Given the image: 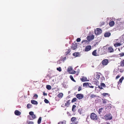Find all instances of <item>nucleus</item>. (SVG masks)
<instances>
[{
    "label": "nucleus",
    "instance_id": "nucleus-24",
    "mask_svg": "<svg viewBox=\"0 0 124 124\" xmlns=\"http://www.w3.org/2000/svg\"><path fill=\"white\" fill-rule=\"evenodd\" d=\"M79 53L75 52L73 54V55L76 57H77L79 55Z\"/></svg>",
    "mask_w": 124,
    "mask_h": 124
},
{
    "label": "nucleus",
    "instance_id": "nucleus-55",
    "mask_svg": "<svg viewBox=\"0 0 124 124\" xmlns=\"http://www.w3.org/2000/svg\"><path fill=\"white\" fill-rule=\"evenodd\" d=\"M66 59V57H64L62 59V60L63 61H64Z\"/></svg>",
    "mask_w": 124,
    "mask_h": 124
},
{
    "label": "nucleus",
    "instance_id": "nucleus-40",
    "mask_svg": "<svg viewBox=\"0 0 124 124\" xmlns=\"http://www.w3.org/2000/svg\"><path fill=\"white\" fill-rule=\"evenodd\" d=\"M101 85L103 87H105L106 86L103 83H101Z\"/></svg>",
    "mask_w": 124,
    "mask_h": 124
},
{
    "label": "nucleus",
    "instance_id": "nucleus-52",
    "mask_svg": "<svg viewBox=\"0 0 124 124\" xmlns=\"http://www.w3.org/2000/svg\"><path fill=\"white\" fill-rule=\"evenodd\" d=\"M78 123V121H76L75 122H73L70 124H77Z\"/></svg>",
    "mask_w": 124,
    "mask_h": 124
},
{
    "label": "nucleus",
    "instance_id": "nucleus-30",
    "mask_svg": "<svg viewBox=\"0 0 124 124\" xmlns=\"http://www.w3.org/2000/svg\"><path fill=\"white\" fill-rule=\"evenodd\" d=\"M67 51L65 52V54L66 55L68 54L71 52V50L70 49H68L66 50Z\"/></svg>",
    "mask_w": 124,
    "mask_h": 124
},
{
    "label": "nucleus",
    "instance_id": "nucleus-50",
    "mask_svg": "<svg viewBox=\"0 0 124 124\" xmlns=\"http://www.w3.org/2000/svg\"><path fill=\"white\" fill-rule=\"evenodd\" d=\"M124 71V70L123 69H120L119 71L120 72L122 73Z\"/></svg>",
    "mask_w": 124,
    "mask_h": 124
},
{
    "label": "nucleus",
    "instance_id": "nucleus-32",
    "mask_svg": "<svg viewBox=\"0 0 124 124\" xmlns=\"http://www.w3.org/2000/svg\"><path fill=\"white\" fill-rule=\"evenodd\" d=\"M92 55L94 56H96L97 55L96 54V50H94L92 53Z\"/></svg>",
    "mask_w": 124,
    "mask_h": 124
},
{
    "label": "nucleus",
    "instance_id": "nucleus-18",
    "mask_svg": "<svg viewBox=\"0 0 124 124\" xmlns=\"http://www.w3.org/2000/svg\"><path fill=\"white\" fill-rule=\"evenodd\" d=\"M111 35V33L109 32H107L105 33L104 34L105 37H108Z\"/></svg>",
    "mask_w": 124,
    "mask_h": 124
},
{
    "label": "nucleus",
    "instance_id": "nucleus-54",
    "mask_svg": "<svg viewBox=\"0 0 124 124\" xmlns=\"http://www.w3.org/2000/svg\"><path fill=\"white\" fill-rule=\"evenodd\" d=\"M43 95L44 96H46L47 95V94L46 93H45L44 92H43Z\"/></svg>",
    "mask_w": 124,
    "mask_h": 124
},
{
    "label": "nucleus",
    "instance_id": "nucleus-38",
    "mask_svg": "<svg viewBox=\"0 0 124 124\" xmlns=\"http://www.w3.org/2000/svg\"><path fill=\"white\" fill-rule=\"evenodd\" d=\"M89 85H88V86L90 88H93L94 87V86H93L92 85V84L90 83H89Z\"/></svg>",
    "mask_w": 124,
    "mask_h": 124
},
{
    "label": "nucleus",
    "instance_id": "nucleus-46",
    "mask_svg": "<svg viewBox=\"0 0 124 124\" xmlns=\"http://www.w3.org/2000/svg\"><path fill=\"white\" fill-rule=\"evenodd\" d=\"M27 123L28 124H34V123L32 121H28L27 122Z\"/></svg>",
    "mask_w": 124,
    "mask_h": 124
},
{
    "label": "nucleus",
    "instance_id": "nucleus-29",
    "mask_svg": "<svg viewBox=\"0 0 124 124\" xmlns=\"http://www.w3.org/2000/svg\"><path fill=\"white\" fill-rule=\"evenodd\" d=\"M120 64L121 66L124 67V60L121 61Z\"/></svg>",
    "mask_w": 124,
    "mask_h": 124
},
{
    "label": "nucleus",
    "instance_id": "nucleus-51",
    "mask_svg": "<svg viewBox=\"0 0 124 124\" xmlns=\"http://www.w3.org/2000/svg\"><path fill=\"white\" fill-rule=\"evenodd\" d=\"M82 88L81 86H79L78 88V91H79L81 90Z\"/></svg>",
    "mask_w": 124,
    "mask_h": 124
},
{
    "label": "nucleus",
    "instance_id": "nucleus-17",
    "mask_svg": "<svg viewBox=\"0 0 124 124\" xmlns=\"http://www.w3.org/2000/svg\"><path fill=\"white\" fill-rule=\"evenodd\" d=\"M14 113L15 115L17 116H19L21 114V112L17 110H16Z\"/></svg>",
    "mask_w": 124,
    "mask_h": 124
},
{
    "label": "nucleus",
    "instance_id": "nucleus-53",
    "mask_svg": "<svg viewBox=\"0 0 124 124\" xmlns=\"http://www.w3.org/2000/svg\"><path fill=\"white\" fill-rule=\"evenodd\" d=\"M98 88L100 89H103L101 85L100 86L99 85L98 86Z\"/></svg>",
    "mask_w": 124,
    "mask_h": 124
},
{
    "label": "nucleus",
    "instance_id": "nucleus-16",
    "mask_svg": "<svg viewBox=\"0 0 124 124\" xmlns=\"http://www.w3.org/2000/svg\"><path fill=\"white\" fill-rule=\"evenodd\" d=\"M102 102L104 104H106L107 103L109 102V101L105 99H102Z\"/></svg>",
    "mask_w": 124,
    "mask_h": 124
},
{
    "label": "nucleus",
    "instance_id": "nucleus-25",
    "mask_svg": "<svg viewBox=\"0 0 124 124\" xmlns=\"http://www.w3.org/2000/svg\"><path fill=\"white\" fill-rule=\"evenodd\" d=\"M63 94L62 93H60L58 94L57 96L59 98H61L63 96Z\"/></svg>",
    "mask_w": 124,
    "mask_h": 124
},
{
    "label": "nucleus",
    "instance_id": "nucleus-1",
    "mask_svg": "<svg viewBox=\"0 0 124 124\" xmlns=\"http://www.w3.org/2000/svg\"><path fill=\"white\" fill-rule=\"evenodd\" d=\"M107 47L105 46L102 48H99L98 50V53L101 55L105 54L107 51Z\"/></svg>",
    "mask_w": 124,
    "mask_h": 124
},
{
    "label": "nucleus",
    "instance_id": "nucleus-62",
    "mask_svg": "<svg viewBox=\"0 0 124 124\" xmlns=\"http://www.w3.org/2000/svg\"><path fill=\"white\" fill-rule=\"evenodd\" d=\"M124 47V46H123V47Z\"/></svg>",
    "mask_w": 124,
    "mask_h": 124
},
{
    "label": "nucleus",
    "instance_id": "nucleus-35",
    "mask_svg": "<svg viewBox=\"0 0 124 124\" xmlns=\"http://www.w3.org/2000/svg\"><path fill=\"white\" fill-rule=\"evenodd\" d=\"M32 105L31 104H27V108H31V106H32Z\"/></svg>",
    "mask_w": 124,
    "mask_h": 124
},
{
    "label": "nucleus",
    "instance_id": "nucleus-27",
    "mask_svg": "<svg viewBox=\"0 0 124 124\" xmlns=\"http://www.w3.org/2000/svg\"><path fill=\"white\" fill-rule=\"evenodd\" d=\"M86 78L84 77H82V78H80V80L82 82H85L86 81Z\"/></svg>",
    "mask_w": 124,
    "mask_h": 124
},
{
    "label": "nucleus",
    "instance_id": "nucleus-43",
    "mask_svg": "<svg viewBox=\"0 0 124 124\" xmlns=\"http://www.w3.org/2000/svg\"><path fill=\"white\" fill-rule=\"evenodd\" d=\"M105 24V22H101L100 23V26H102Z\"/></svg>",
    "mask_w": 124,
    "mask_h": 124
},
{
    "label": "nucleus",
    "instance_id": "nucleus-3",
    "mask_svg": "<svg viewBox=\"0 0 124 124\" xmlns=\"http://www.w3.org/2000/svg\"><path fill=\"white\" fill-rule=\"evenodd\" d=\"M29 114L30 116H28V117L30 120H32L36 118L35 115L34 114V113L32 111H31L29 112Z\"/></svg>",
    "mask_w": 124,
    "mask_h": 124
},
{
    "label": "nucleus",
    "instance_id": "nucleus-33",
    "mask_svg": "<svg viewBox=\"0 0 124 124\" xmlns=\"http://www.w3.org/2000/svg\"><path fill=\"white\" fill-rule=\"evenodd\" d=\"M41 117H40L39 118L38 121V124H40L41 123Z\"/></svg>",
    "mask_w": 124,
    "mask_h": 124
},
{
    "label": "nucleus",
    "instance_id": "nucleus-44",
    "mask_svg": "<svg viewBox=\"0 0 124 124\" xmlns=\"http://www.w3.org/2000/svg\"><path fill=\"white\" fill-rule=\"evenodd\" d=\"M45 102L46 103H49V101L46 99H45L44 100Z\"/></svg>",
    "mask_w": 124,
    "mask_h": 124
},
{
    "label": "nucleus",
    "instance_id": "nucleus-61",
    "mask_svg": "<svg viewBox=\"0 0 124 124\" xmlns=\"http://www.w3.org/2000/svg\"><path fill=\"white\" fill-rule=\"evenodd\" d=\"M122 48H123V47H121V50H122Z\"/></svg>",
    "mask_w": 124,
    "mask_h": 124
},
{
    "label": "nucleus",
    "instance_id": "nucleus-14",
    "mask_svg": "<svg viewBox=\"0 0 124 124\" xmlns=\"http://www.w3.org/2000/svg\"><path fill=\"white\" fill-rule=\"evenodd\" d=\"M77 44H72L71 46V48L73 50H74L77 48Z\"/></svg>",
    "mask_w": 124,
    "mask_h": 124
},
{
    "label": "nucleus",
    "instance_id": "nucleus-36",
    "mask_svg": "<svg viewBox=\"0 0 124 124\" xmlns=\"http://www.w3.org/2000/svg\"><path fill=\"white\" fill-rule=\"evenodd\" d=\"M70 77L71 80L73 81L76 82V81L74 79L72 75H70Z\"/></svg>",
    "mask_w": 124,
    "mask_h": 124
},
{
    "label": "nucleus",
    "instance_id": "nucleus-37",
    "mask_svg": "<svg viewBox=\"0 0 124 124\" xmlns=\"http://www.w3.org/2000/svg\"><path fill=\"white\" fill-rule=\"evenodd\" d=\"M76 119V117H72L71 119V121L72 122H73Z\"/></svg>",
    "mask_w": 124,
    "mask_h": 124
},
{
    "label": "nucleus",
    "instance_id": "nucleus-58",
    "mask_svg": "<svg viewBox=\"0 0 124 124\" xmlns=\"http://www.w3.org/2000/svg\"><path fill=\"white\" fill-rule=\"evenodd\" d=\"M106 124H110V123L109 122H107L106 123Z\"/></svg>",
    "mask_w": 124,
    "mask_h": 124
},
{
    "label": "nucleus",
    "instance_id": "nucleus-34",
    "mask_svg": "<svg viewBox=\"0 0 124 124\" xmlns=\"http://www.w3.org/2000/svg\"><path fill=\"white\" fill-rule=\"evenodd\" d=\"M46 88L48 90H51L52 88L51 86L49 85H46Z\"/></svg>",
    "mask_w": 124,
    "mask_h": 124
},
{
    "label": "nucleus",
    "instance_id": "nucleus-49",
    "mask_svg": "<svg viewBox=\"0 0 124 124\" xmlns=\"http://www.w3.org/2000/svg\"><path fill=\"white\" fill-rule=\"evenodd\" d=\"M76 40L77 42H79L81 41V39L80 38H78Z\"/></svg>",
    "mask_w": 124,
    "mask_h": 124
},
{
    "label": "nucleus",
    "instance_id": "nucleus-26",
    "mask_svg": "<svg viewBox=\"0 0 124 124\" xmlns=\"http://www.w3.org/2000/svg\"><path fill=\"white\" fill-rule=\"evenodd\" d=\"M96 97L97 96L96 95H95L93 94H92L90 95V97L91 99H92V98H94Z\"/></svg>",
    "mask_w": 124,
    "mask_h": 124
},
{
    "label": "nucleus",
    "instance_id": "nucleus-13",
    "mask_svg": "<svg viewBox=\"0 0 124 124\" xmlns=\"http://www.w3.org/2000/svg\"><path fill=\"white\" fill-rule=\"evenodd\" d=\"M76 97L79 100L82 99L84 97L83 95L81 94H78L77 95Z\"/></svg>",
    "mask_w": 124,
    "mask_h": 124
},
{
    "label": "nucleus",
    "instance_id": "nucleus-4",
    "mask_svg": "<svg viewBox=\"0 0 124 124\" xmlns=\"http://www.w3.org/2000/svg\"><path fill=\"white\" fill-rule=\"evenodd\" d=\"M90 118L91 119L93 120H97L98 118L97 115L94 113L91 114Z\"/></svg>",
    "mask_w": 124,
    "mask_h": 124
},
{
    "label": "nucleus",
    "instance_id": "nucleus-41",
    "mask_svg": "<svg viewBox=\"0 0 124 124\" xmlns=\"http://www.w3.org/2000/svg\"><path fill=\"white\" fill-rule=\"evenodd\" d=\"M88 41H88L87 40H84L82 41V43H83L85 42V43H89Z\"/></svg>",
    "mask_w": 124,
    "mask_h": 124
},
{
    "label": "nucleus",
    "instance_id": "nucleus-19",
    "mask_svg": "<svg viewBox=\"0 0 124 124\" xmlns=\"http://www.w3.org/2000/svg\"><path fill=\"white\" fill-rule=\"evenodd\" d=\"M124 79V77L122 76L121 78L119 79V81L118 82V85L121 84V83H122L123 80Z\"/></svg>",
    "mask_w": 124,
    "mask_h": 124
},
{
    "label": "nucleus",
    "instance_id": "nucleus-12",
    "mask_svg": "<svg viewBox=\"0 0 124 124\" xmlns=\"http://www.w3.org/2000/svg\"><path fill=\"white\" fill-rule=\"evenodd\" d=\"M107 50L108 52L110 53L113 52L114 51L113 48L110 46L108 48Z\"/></svg>",
    "mask_w": 124,
    "mask_h": 124
},
{
    "label": "nucleus",
    "instance_id": "nucleus-2",
    "mask_svg": "<svg viewBox=\"0 0 124 124\" xmlns=\"http://www.w3.org/2000/svg\"><path fill=\"white\" fill-rule=\"evenodd\" d=\"M117 28L119 30L123 29L124 28V22H121L116 25Z\"/></svg>",
    "mask_w": 124,
    "mask_h": 124
},
{
    "label": "nucleus",
    "instance_id": "nucleus-9",
    "mask_svg": "<svg viewBox=\"0 0 124 124\" xmlns=\"http://www.w3.org/2000/svg\"><path fill=\"white\" fill-rule=\"evenodd\" d=\"M70 100H68L67 101H66V103H65V105H64V104H63L61 106L62 107H64V106H66L67 107H68L69 106L70 104Z\"/></svg>",
    "mask_w": 124,
    "mask_h": 124
},
{
    "label": "nucleus",
    "instance_id": "nucleus-10",
    "mask_svg": "<svg viewBox=\"0 0 124 124\" xmlns=\"http://www.w3.org/2000/svg\"><path fill=\"white\" fill-rule=\"evenodd\" d=\"M94 37V35H92L91 36H87L86 37V39L88 41H90L93 39Z\"/></svg>",
    "mask_w": 124,
    "mask_h": 124
},
{
    "label": "nucleus",
    "instance_id": "nucleus-47",
    "mask_svg": "<svg viewBox=\"0 0 124 124\" xmlns=\"http://www.w3.org/2000/svg\"><path fill=\"white\" fill-rule=\"evenodd\" d=\"M119 55H120L121 56H124V53H121L120 54H119Z\"/></svg>",
    "mask_w": 124,
    "mask_h": 124
},
{
    "label": "nucleus",
    "instance_id": "nucleus-11",
    "mask_svg": "<svg viewBox=\"0 0 124 124\" xmlns=\"http://www.w3.org/2000/svg\"><path fill=\"white\" fill-rule=\"evenodd\" d=\"M91 49V46L90 45H88L86 46L85 49V51L86 52H87L90 51Z\"/></svg>",
    "mask_w": 124,
    "mask_h": 124
},
{
    "label": "nucleus",
    "instance_id": "nucleus-57",
    "mask_svg": "<svg viewBox=\"0 0 124 124\" xmlns=\"http://www.w3.org/2000/svg\"><path fill=\"white\" fill-rule=\"evenodd\" d=\"M61 123L62 124H66V122L64 121L61 122Z\"/></svg>",
    "mask_w": 124,
    "mask_h": 124
},
{
    "label": "nucleus",
    "instance_id": "nucleus-6",
    "mask_svg": "<svg viewBox=\"0 0 124 124\" xmlns=\"http://www.w3.org/2000/svg\"><path fill=\"white\" fill-rule=\"evenodd\" d=\"M67 70L70 74H75L76 73V71L74 70H73L72 68L71 67L68 68L67 69Z\"/></svg>",
    "mask_w": 124,
    "mask_h": 124
},
{
    "label": "nucleus",
    "instance_id": "nucleus-45",
    "mask_svg": "<svg viewBox=\"0 0 124 124\" xmlns=\"http://www.w3.org/2000/svg\"><path fill=\"white\" fill-rule=\"evenodd\" d=\"M57 70L59 72H61L62 71L61 68L60 67H59L58 68H57Z\"/></svg>",
    "mask_w": 124,
    "mask_h": 124
},
{
    "label": "nucleus",
    "instance_id": "nucleus-48",
    "mask_svg": "<svg viewBox=\"0 0 124 124\" xmlns=\"http://www.w3.org/2000/svg\"><path fill=\"white\" fill-rule=\"evenodd\" d=\"M38 95L36 94H35L33 96V97L34 98H35L36 99H37L38 98Z\"/></svg>",
    "mask_w": 124,
    "mask_h": 124
},
{
    "label": "nucleus",
    "instance_id": "nucleus-59",
    "mask_svg": "<svg viewBox=\"0 0 124 124\" xmlns=\"http://www.w3.org/2000/svg\"><path fill=\"white\" fill-rule=\"evenodd\" d=\"M118 50H119V51H120V49L119 48V49H118Z\"/></svg>",
    "mask_w": 124,
    "mask_h": 124
},
{
    "label": "nucleus",
    "instance_id": "nucleus-28",
    "mask_svg": "<svg viewBox=\"0 0 124 124\" xmlns=\"http://www.w3.org/2000/svg\"><path fill=\"white\" fill-rule=\"evenodd\" d=\"M103 108H102L99 109L98 113L99 114L101 115V113L102 112Z\"/></svg>",
    "mask_w": 124,
    "mask_h": 124
},
{
    "label": "nucleus",
    "instance_id": "nucleus-7",
    "mask_svg": "<svg viewBox=\"0 0 124 124\" xmlns=\"http://www.w3.org/2000/svg\"><path fill=\"white\" fill-rule=\"evenodd\" d=\"M102 32V30L100 28H97L96 30L94 31V32L95 34L96 35H99L101 34Z\"/></svg>",
    "mask_w": 124,
    "mask_h": 124
},
{
    "label": "nucleus",
    "instance_id": "nucleus-56",
    "mask_svg": "<svg viewBox=\"0 0 124 124\" xmlns=\"http://www.w3.org/2000/svg\"><path fill=\"white\" fill-rule=\"evenodd\" d=\"M120 75H118L116 77V79H117L118 78H119L120 77Z\"/></svg>",
    "mask_w": 124,
    "mask_h": 124
},
{
    "label": "nucleus",
    "instance_id": "nucleus-42",
    "mask_svg": "<svg viewBox=\"0 0 124 124\" xmlns=\"http://www.w3.org/2000/svg\"><path fill=\"white\" fill-rule=\"evenodd\" d=\"M108 94L107 93H104L102 94V95L104 96H105L107 95H108Z\"/></svg>",
    "mask_w": 124,
    "mask_h": 124
},
{
    "label": "nucleus",
    "instance_id": "nucleus-5",
    "mask_svg": "<svg viewBox=\"0 0 124 124\" xmlns=\"http://www.w3.org/2000/svg\"><path fill=\"white\" fill-rule=\"evenodd\" d=\"M104 118L106 120H110L112 119V116L111 114L109 113L106 115Z\"/></svg>",
    "mask_w": 124,
    "mask_h": 124
},
{
    "label": "nucleus",
    "instance_id": "nucleus-22",
    "mask_svg": "<svg viewBox=\"0 0 124 124\" xmlns=\"http://www.w3.org/2000/svg\"><path fill=\"white\" fill-rule=\"evenodd\" d=\"M76 106L75 105H73L72 107V111L73 112H75L76 110Z\"/></svg>",
    "mask_w": 124,
    "mask_h": 124
},
{
    "label": "nucleus",
    "instance_id": "nucleus-60",
    "mask_svg": "<svg viewBox=\"0 0 124 124\" xmlns=\"http://www.w3.org/2000/svg\"><path fill=\"white\" fill-rule=\"evenodd\" d=\"M61 123V122H59V123H58V124H60Z\"/></svg>",
    "mask_w": 124,
    "mask_h": 124
},
{
    "label": "nucleus",
    "instance_id": "nucleus-23",
    "mask_svg": "<svg viewBox=\"0 0 124 124\" xmlns=\"http://www.w3.org/2000/svg\"><path fill=\"white\" fill-rule=\"evenodd\" d=\"M114 22L113 21H111L109 23V25L111 27L113 26L114 25Z\"/></svg>",
    "mask_w": 124,
    "mask_h": 124
},
{
    "label": "nucleus",
    "instance_id": "nucleus-21",
    "mask_svg": "<svg viewBox=\"0 0 124 124\" xmlns=\"http://www.w3.org/2000/svg\"><path fill=\"white\" fill-rule=\"evenodd\" d=\"M31 103L33 104L37 105L38 104V102L34 100H31Z\"/></svg>",
    "mask_w": 124,
    "mask_h": 124
},
{
    "label": "nucleus",
    "instance_id": "nucleus-15",
    "mask_svg": "<svg viewBox=\"0 0 124 124\" xmlns=\"http://www.w3.org/2000/svg\"><path fill=\"white\" fill-rule=\"evenodd\" d=\"M95 74L96 78L99 79L100 78V75L101 74L99 72H96Z\"/></svg>",
    "mask_w": 124,
    "mask_h": 124
},
{
    "label": "nucleus",
    "instance_id": "nucleus-31",
    "mask_svg": "<svg viewBox=\"0 0 124 124\" xmlns=\"http://www.w3.org/2000/svg\"><path fill=\"white\" fill-rule=\"evenodd\" d=\"M89 85V83L88 82L84 83L83 84V86L84 87H87V86H88Z\"/></svg>",
    "mask_w": 124,
    "mask_h": 124
},
{
    "label": "nucleus",
    "instance_id": "nucleus-39",
    "mask_svg": "<svg viewBox=\"0 0 124 124\" xmlns=\"http://www.w3.org/2000/svg\"><path fill=\"white\" fill-rule=\"evenodd\" d=\"M78 100L76 98H74L71 101L72 102H74L77 101Z\"/></svg>",
    "mask_w": 124,
    "mask_h": 124
},
{
    "label": "nucleus",
    "instance_id": "nucleus-8",
    "mask_svg": "<svg viewBox=\"0 0 124 124\" xmlns=\"http://www.w3.org/2000/svg\"><path fill=\"white\" fill-rule=\"evenodd\" d=\"M108 62V59H104L101 62L103 66L107 65Z\"/></svg>",
    "mask_w": 124,
    "mask_h": 124
},
{
    "label": "nucleus",
    "instance_id": "nucleus-20",
    "mask_svg": "<svg viewBox=\"0 0 124 124\" xmlns=\"http://www.w3.org/2000/svg\"><path fill=\"white\" fill-rule=\"evenodd\" d=\"M122 45V44H121L120 42H117L115 44H114V46L115 47H116L118 46H120Z\"/></svg>",
    "mask_w": 124,
    "mask_h": 124
}]
</instances>
